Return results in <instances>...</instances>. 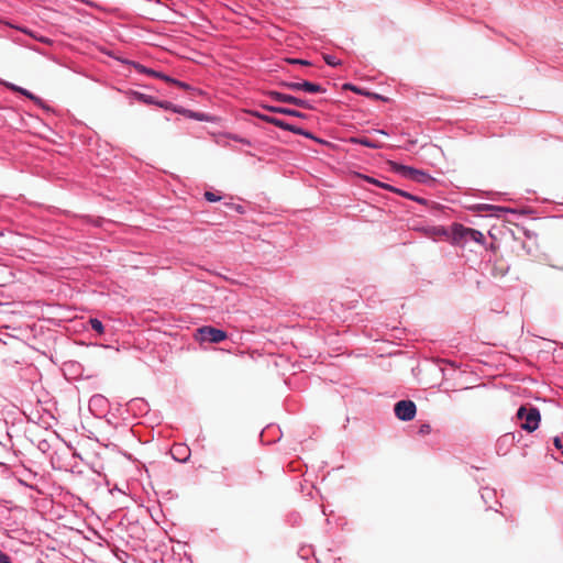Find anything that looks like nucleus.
<instances>
[{
	"label": "nucleus",
	"mask_w": 563,
	"mask_h": 563,
	"mask_svg": "<svg viewBox=\"0 0 563 563\" xmlns=\"http://www.w3.org/2000/svg\"><path fill=\"white\" fill-rule=\"evenodd\" d=\"M452 240L454 244L463 246L468 240L483 244L485 242V236L478 230L456 223L452 228Z\"/></svg>",
	"instance_id": "nucleus-1"
},
{
	"label": "nucleus",
	"mask_w": 563,
	"mask_h": 563,
	"mask_svg": "<svg viewBox=\"0 0 563 563\" xmlns=\"http://www.w3.org/2000/svg\"><path fill=\"white\" fill-rule=\"evenodd\" d=\"M517 417L523 420L521 428L528 432L537 430L541 420L540 411L534 407L527 409L521 406L517 411Z\"/></svg>",
	"instance_id": "nucleus-2"
},
{
	"label": "nucleus",
	"mask_w": 563,
	"mask_h": 563,
	"mask_svg": "<svg viewBox=\"0 0 563 563\" xmlns=\"http://www.w3.org/2000/svg\"><path fill=\"white\" fill-rule=\"evenodd\" d=\"M389 169L398 173L400 176H402L405 178H408V179H411V180H415L418 183L426 184V183H430L433 180L430 175H428L427 173H424L422 170L415 169V168L404 166V165H399L391 161H389Z\"/></svg>",
	"instance_id": "nucleus-3"
},
{
	"label": "nucleus",
	"mask_w": 563,
	"mask_h": 563,
	"mask_svg": "<svg viewBox=\"0 0 563 563\" xmlns=\"http://www.w3.org/2000/svg\"><path fill=\"white\" fill-rule=\"evenodd\" d=\"M394 411L398 419L409 421L415 418L417 407L411 400H400L395 405Z\"/></svg>",
	"instance_id": "nucleus-4"
},
{
	"label": "nucleus",
	"mask_w": 563,
	"mask_h": 563,
	"mask_svg": "<svg viewBox=\"0 0 563 563\" xmlns=\"http://www.w3.org/2000/svg\"><path fill=\"white\" fill-rule=\"evenodd\" d=\"M268 96L273 100L278 101V102L290 103V104H294V106H297V107H300L303 109H311L309 101H307L305 99L297 98L291 95L283 93L279 91H269Z\"/></svg>",
	"instance_id": "nucleus-5"
},
{
	"label": "nucleus",
	"mask_w": 563,
	"mask_h": 563,
	"mask_svg": "<svg viewBox=\"0 0 563 563\" xmlns=\"http://www.w3.org/2000/svg\"><path fill=\"white\" fill-rule=\"evenodd\" d=\"M198 331L202 341L220 343L227 339V333L223 330L213 327L206 325Z\"/></svg>",
	"instance_id": "nucleus-6"
},
{
	"label": "nucleus",
	"mask_w": 563,
	"mask_h": 563,
	"mask_svg": "<svg viewBox=\"0 0 563 563\" xmlns=\"http://www.w3.org/2000/svg\"><path fill=\"white\" fill-rule=\"evenodd\" d=\"M424 236L434 241L448 238V231L443 227H423L418 229Z\"/></svg>",
	"instance_id": "nucleus-7"
},
{
	"label": "nucleus",
	"mask_w": 563,
	"mask_h": 563,
	"mask_svg": "<svg viewBox=\"0 0 563 563\" xmlns=\"http://www.w3.org/2000/svg\"><path fill=\"white\" fill-rule=\"evenodd\" d=\"M262 108L267 110V111H269V112H273V113H280V114H285V115H289V117H295V118H300V119H305L306 118L305 113H302L300 111H297L295 109H290V108L268 106V104H263Z\"/></svg>",
	"instance_id": "nucleus-8"
},
{
	"label": "nucleus",
	"mask_w": 563,
	"mask_h": 563,
	"mask_svg": "<svg viewBox=\"0 0 563 563\" xmlns=\"http://www.w3.org/2000/svg\"><path fill=\"white\" fill-rule=\"evenodd\" d=\"M108 400L102 395H93L89 399V409L92 412L104 413L107 411Z\"/></svg>",
	"instance_id": "nucleus-9"
},
{
	"label": "nucleus",
	"mask_w": 563,
	"mask_h": 563,
	"mask_svg": "<svg viewBox=\"0 0 563 563\" xmlns=\"http://www.w3.org/2000/svg\"><path fill=\"white\" fill-rule=\"evenodd\" d=\"M131 95L133 98L140 102H143L145 104H157L162 108L167 109V102H157L155 101L154 97L139 92V91H132Z\"/></svg>",
	"instance_id": "nucleus-10"
},
{
	"label": "nucleus",
	"mask_w": 563,
	"mask_h": 563,
	"mask_svg": "<svg viewBox=\"0 0 563 563\" xmlns=\"http://www.w3.org/2000/svg\"><path fill=\"white\" fill-rule=\"evenodd\" d=\"M252 115H254L255 118L262 120V121H265L269 124H273L279 129H284V125H285V121L280 120V119H277L275 117H271V115H267V114H264L262 112H258V111H252L251 112Z\"/></svg>",
	"instance_id": "nucleus-11"
},
{
	"label": "nucleus",
	"mask_w": 563,
	"mask_h": 563,
	"mask_svg": "<svg viewBox=\"0 0 563 563\" xmlns=\"http://www.w3.org/2000/svg\"><path fill=\"white\" fill-rule=\"evenodd\" d=\"M301 91H305L308 93H323V92H325V88H323L319 84L302 80L301 81Z\"/></svg>",
	"instance_id": "nucleus-12"
},
{
	"label": "nucleus",
	"mask_w": 563,
	"mask_h": 563,
	"mask_svg": "<svg viewBox=\"0 0 563 563\" xmlns=\"http://www.w3.org/2000/svg\"><path fill=\"white\" fill-rule=\"evenodd\" d=\"M284 131H289L294 134H297V135H302L305 137H308V139H314L313 135L311 134V132L300 128V126H297V125H294V124H290V123H285L284 125Z\"/></svg>",
	"instance_id": "nucleus-13"
},
{
	"label": "nucleus",
	"mask_w": 563,
	"mask_h": 563,
	"mask_svg": "<svg viewBox=\"0 0 563 563\" xmlns=\"http://www.w3.org/2000/svg\"><path fill=\"white\" fill-rule=\"evenodd\" d=\"M172 454L174 456L175 460H178V461H183L185 462L188 456H189V453H188V449L184 445H175L173 449H172Z\"/></svg>",
	"instance_id": "nucleus-14"
},
{
	"label": "nucleus",
	"mask_w": 563,
	"mask_h": 563,
	"mask_svg": "<svg viewBox=\"0 0 563 563\" xmlns=\"http://www.w3.org/2000/svg\"><path fill=\"white\" fill-rule=\"evenodd\" d=\"M131 65L133 66V68L140 73V74H145V75H148V76H152V77H155L157 78L158 77V74L159 71H156L152 68H148L137 62H131Z\"/></svg>",
	"instance_id": "nucleus-15"
},
{
	"label": "nucleus",
	"mask_w": 563,
	"mask_h": 563,
	"mask_svg": "<svg viewBox=\"0 0 563 563\" xmlns=\"http://www.w3.org/2000/svg\"><path fill=\"white\" fill-rule=\"evenodd\" d=\"M389 192H396V194H398V195H400V196H404V197H406V198L412 199V200H415V201H417V202H420V203H423V205H426V203H427V200H426V199L420 198V197L412 196V195H410V194H408V192H406V191H404V190H401V189L395 188V187H393V186H390V185H389Z\"/></svg>",
	"instance_id": "nucleus-16"
},
{
	"label": "nucleus",
	"mask_w": 563,
	"mask_h": 563,
	"mask_svg": "<svg viewBox=\"0 0 563 563\" xmlns=\"http://www.w3.org/2000/svg\"><path fill=\"white\" fill-rule=\"evenodd\" d=\"M89 324H90L91 329L93 331H96L98 334H103L104 327H103L102 322L99 319L90 318L89 319Z\"/></svg>",
	"instance_id": "nucleus-17"
},
{
	"label": "nucleus",
	"mask_w": 563,
	"mask_h": 563,
	"mask_svg": "<svg viewBox=\"0 0 563 563\" xmlns=\"http://www.w3.org/2000/svg\"><path fill=\"white\" fill-rule=\"evenodd\" d=\"M280 85L294 91H301V81H283Z\"/></svg>",
	"instance_id": "nucleus-18"
},
{
	"label": "nucleus",
	"mask_w": 563,
	"mask_h": 563,
	"mask_svg": "<svg viewBox=\"0 0 563 563\" xmlns=\"http://www.w3.org/2000/svg\"><path fill=\"white\" fill-rule=\"evenodd\" d=\"M482 210H485V211H494V214L499 217V213L501 212H505L506 209L505 208H501V207H497V206H493V205H484L482 207Z\"/></svg>",
	"instance_id": "nucleus-19"
},
{
	"label": "nucleus",
	"mask_w": 563,
	"mask_h": 563,
	"mask_svg": "<svg viewBox=\"0 0 563 563\" xmlns=\"http://www.w3.org/2000/svg\"><path fill=\"white\" fill-rule=\"evenodd\" d=\"M19 93L25 96L26 98L33 100L34 102L36 103H40L41 102V99L38 97H36L35 95H33L31 91L24 89V88H21L19 90Z\"/></svg>",
	"instance_id": "nucleus-20"
},
{
	"label": "nucleus",
	"mask_w": 563,
	"mask_h": 563,
	"mask_svg": "<svg viewBox=\"0 0 563 563\" xmlns=\"http://www.w3.org/2000/svg\"><path fill=\"white\" fill-rule=\"evenodd\" d=\"M203 196H205L206 200L209 202H217V201L221 200V196H218L217 194H214L212 191H206Z\"/></svg>",
	"instance_id": "nucleus-21"
},
{
	"label": "nucleus",
	"mask_w": 563,
	"mask_h": 563,
	"mask_svg": "<svg viewBox=\"0 0 563 563\" xmlns=\"http://www.w3.org/2000/svg\"><path fill=\"white\" fill-rule=\"evenodd\" d=\"M323 59H324V62L329 66H338V65H340V60L335 56H333V55H324Z\"/></svg>",
	"instance_id": "nucleus-22"
},
{
	"label": "nucleus",
	"mask_w": 563,
	"mask_h": 563,
	"mask_svg": "<svg viewBox=\"0 0 563 563\" xmlns=\"http://www.w3.org/2000/svg\"><path fill=\"white\" fill-rule=\"evenodd\" d=\"M51 449V444L46 440H42L38 442V450H41L43 453H47Z\"/></svg>",
	"instance_id": "nucleus-23"
},
{
	"label": "nucleus",
	"mask_w": 563,
	"mask_h": 563,
	"mask_svg": "<svg viewBox=\"0 0 563 563\" xmlns=\"http://www.w3.org/2000/svg\"><path fill=\"white\" fill-rule=\"evenodd\" d=\"M157 78H159V79H162V80H164L166 82L173 84V85L175 84V80H176V79L172 78L170 76H168V75H166L164 73H161V71H159Z\"/></svg>",
	"instance_id": "nucleus-24"
},
{
	"label": "nucleus",
	"mask_w": 563,
	"mask_h": 563,
	"mask_svg": "<svg viewBox=\"0 0 563 563\" xmlns=\"http://www.w3.org/2000/svg\"><path fill=\"white\" fill-rule=\"evenodd\" d=\"M157 78H159V79H162V80H164L166 82L173 84V85L175 84V80H176V79L172 78L170 76H168V75H166L164 73H161V71H159Z\"/></svg>",
	"instance_id": "nucleus-25"
},
{
	"label": "nucleus",
	"mask_w": 563,
	"mask_h": 563,
	"mask_svg": "<svg viewBox=\"0 0 563 563\" xmlns=\"http://www.w3.org/2000/svg\"><path fill=\"white\" fill-rule=\"evenodd\" d=\"M365 179H366L368 183H373V184H375V185H377V186H379V187H382V188H384V189H387V184H385V183L378 181V180H376V179H374V178H372V177H367V176L365 177Z\"/></svg>",
	"instance_id": "nucleus-26"
},
{
	"label": "nucleus",
	"mask_w": 563,
	"mask_h": 563,
	"mask_svg": "<svg viewBox=\"0 0 563 563\" xmlns=\"http://www.w3.org/2000/svg\"><path fill=\"white\" fill-rule=\"evenodd\" d=\"M0 563H11L10 556L0 550Z\"/></svg>",
	"instance_id": "nucleus-27"
},
{
	"label": "nucleus",
	"mask_w": 563,
	"mask_h": 563,
	"mask_svg": "<svg viewBox=\"0 0 563 563\" xmlns=\"http://www.w3.org/2000/svg\"><path fill=\"white\" fill-rule=\"evenodd\" d=\"M20 30H21L23 33H25V34H27V35H30V36H32V37H34V38H36V40H38V41L43 42V43H46V42H47V40H45V38H38V37H36V36L31 32V31H29V30H26V29H20Z\"/></svg>",
	"instance_id": "nucleus-28"
},
{
	"label": "nucleus",
	"mask_w": 563,
	"mask_h": 563,
	"mask_svg": "<svg viewBox=\"0 0 563 563\" xmlns=\"http://www.w3.org/2000/svg\"><path fill=\"white\" fill-rule=\"evenodd\" d=\"M289 63L291 64H299V65H309L310 63L305 59H289Z\"/></svg>",
	"instance_id": "nucleus-29"
},
{
	"label": "nucleus",
	"mask_w": 563,
	"mask_h": 563,
	"mask_svg": "<svg viewBox=\"0 0 563 563\" xmlns=\"http://www.w3.org/2000/svg\"><path fill=\"white\" fill-rule=\"evenodd\" d=\"M553 443H554V446H555L556 449H559V450H562V451H563V444H562V441H561V439H560V438H554Z\"/></svg>",
	"instance_id": "nucleus-30"
},
{
	"label": "nucleus",
	"mask_w": 563,
	"mask_h": 563,
	"mask_svg": "<svg viewBox=\"0 0 563 563\" xmlns=\"http://www.w3.org/2000/svg\"><path fill=\"white\" fill-rule=\"evenodd\" d=\"M174 85H175V86H177V87H180V88H183V89H188V85H187V84H185V82H183V81H179V80H177V79L175 80V84H174Z\"/></svg>",
	"instance_id": "nucleus-31"
},
{
	"label": "nucleus",
	"mask_w": 563,
	"mask_h": 563,
	"mask_svg": "<svg viewBox=\"0 0 563 563\" xmlns=\"http://www.w3.org/2000/svg\"><path fill=\"white\" fill-rule=\"evenodd\" d=\"M7 87L9 89H11L12 91H15V92H19V90L22 88V87H19L16 85H14V84H8Z\"/></svg>",
	"instance_id": "nucleus-32"
},
{
	"label": "nucleus",
	"mask_w": 563,
	"mask_h": 563,
	"mask_svg": "<svg viewBox=\"0 0 563 563\" xmlns=\"http://www.w3.org/2000/svg\"><path fill=\"white\" fill-rule=\"evenodd\" d=\"M233 140L238 141V142H241L243 144H250V142L245 139H242V137H238V136H233Z\"/></svg>",
	"instance_id": "nucleus-33"
},
{
	"label": "nucleus",
	"mask_w": 563,
	"mask_h": 563,
	"mask_svg": "<svg viewBox=\"0 0 563 563\" xmlns=\"http://www.w3.org/2000/svg\"><path fill=\"white\" fill-rule=\"evenodd\" d=\"M51 462H52V465H53L54 468H60V466H56L55 465L54 456L51 457Z\"/></svg>",
	"instance_id": "nucleus-34"
},
{
	"label": "nucleus",
	"mask_w": 563,
	"mask_h": 563,
	"mask_svg": "<svg viewBox=\"0 0 563 563\" xmlns=\"http://www.w3.org/2000/svg\"><path fill=\"white\" fill-rule=\"evenodd\" d=\"M427 429H429V426H426V428H424V427H422V428H421V431H427Z\"/></svg>",
	"instance_id": "nucleus-35"
},
{
	"label": "nucleus",
	"mask_w": 563,
	"mask_h": 563,
	"mask_svg": "<svg viewBox=\"0 0 563 563\" xmlns=\"http://www.w3.org/2000/svg\"><path fill=\"white\" fill-rule=\"evenodd\" d=\"M427 429H429V426H426V428H424V427H422V428H421V431H427Z\"/></svg>",
	"instance_id": "nucleus-36"
},
{
	"label": "nucleus",
	"mask_w": 563,
	"mask_h": 563,
	"mask_svg": "<svg viewBox=\"0 0 563 563\" xmlns=\"http://www.w3.org/2000/svg\"><path fill=\"white\" fill-rule=\"evenodd\" d=\"M427 429H429V426H426V428H424V427H422V428H421V431H427Z\"/></svg>",
	"instance_id": "nucleus-37"
}]
</instances>
